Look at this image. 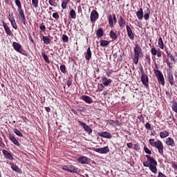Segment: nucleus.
<instances>
[{
  "instance_id": "obj_1",
  "label": "nucleus",
  "mask_w": 177,
  "mask_h": 177,
  "mask_svg": "<svg viewBox=\"0 0 177 177\" xmlns=\"http://www.w3.org/2000/svg\"><path fill=\"white\" fill-rule=\"evenodd\" d=\"M133 51H134V54H133V62L135 64H138L139 58L143 55L142 48L139 44H136Z\"/></svg>"
},
{
  "instance_id": "obj_2",
  "label": "nucleus",
  "mask_w": 177,
  "mask_h": 177,
  "mask_svg": "<svg viewBox=\"0 0 177 177\" xmlns=\"http://www.w3.org/2000/svg\"><path fill=\"white\" fill-rule=\"evenodd\" d=\"M149 144L156 148L160 155L164 156V146L160 140L156 142L154 139H150Z\"/></svg>"
},
{
  "instance_id": "obj_3",
  "label": "nucleus",
  "mask_w": 177,
  "mask_h": 177,
  "mask_svg": "<svg viewBox=\"0 0 177 177\" xmlns=\"http://www.w3.org/2000/svg\"><path fill=\"white\" fill-rule=\"evenodd\" d=\"M108 21H109V27L111 28H114V26H115L114 24H116L118 22L116 14L113 13L112 15H111V14H109L108 15Z\"/></svg>"
},
{
  "instance_id": "obj_4",
  "label": "nucleus",
  "mask_w": 177,
  "mask_h": 177,
  "mask_svg": "<svg viewBox=\"0 0 177 177\" xmlns=\"http://www.w3.org/2000/svg\"><path fill=\"white\" fill-rule=\"evenodd\" d=\"M18 12V17L21 21V23L23 24L25 26H26L27 21L26 19V15L24 14V10L23 8L17 9Z\"/></svg>"
},
{
  "instance_id": "obj_5",
  "label": "nucleus",
  "mask_w": 177,
  "mask_h": 177,
  "mask_svg": "<svg viewBox=\"0 0 177 177\" xmlns=\"http://www.w3.org/2000/svg\"><path fill=\"white\" fill-rule=\"evenodd\" d=\"M62 169L67 172L75 173V174H77L79 171V168L75 167L74 165H64L62 167Z\"/></svg>"
},
{
  "instance_id": "obj_6",
  "label": "nucleus",
  "mask_w": 177,
  "mask_h": 177,
  "mask_svg": "<svg viewBox=\"0 0 177 177\" xmlns=\"http://www.w3.org/2000/svg\"><path fill=\"white\" fill-rule=\"evenodd\" d=\"M154 73L158 79L159 84H160L162 86H165V79H164V76H163L162 73H161V71H160L159 70L154 69Z\"/></svg>"
},
{
  "instance_id": "obj_7",
  "label": "nucleus",
  "mask_w": 177,
  "mask_h": 177,
  "mask_svg": "<svg viewBox=\"0 0 177 177\" xmlns=\"http://www.w3.org/2000/svg\"><path fill=\"white\" fill-rule=\"evenodd\" d=\"M145 158H147V161H144V163L147 162V165L151 166L153 165H158V162L153 157L151 156L150 155H145Z\"/></svg>"
},
{
  "instance_id": "obj_8",
  "label": "nucleus",
  "mask_w": 177,
  "mask_h": 177,
  "mask_svg": "<svg viewBox=\"0 0 177 177\" xmlns=\"http://www.w3.org/2000/svg\"><path fill=\"white\" fill-rule=\"evenodd\" d=\"M94 151L100 154H107L110 152V148L108 146L102 148H94Z\"/></svg>"
},
{
  "instance_id": "obj_9",
  "label": "nucleus",
  "mask_w": 177,
  "mask_h": 177,
  "mask_svg": "<svg viewBox=\"0 0 177 177\" xmlns=\"http://www.w3.org/2000/svg\"><path fill=\"white\" fill-rule=\"evenodd\" d=\"M142 165H144V167L149 168L151 171L152 173H153L154 174H157V172H158L157 165L158 164H154V165H149L147 164V162H142Z\"/></svg>"
},
{
  "instance_id": "obj_10",
  "label": "nucleus",
  "mask_w": 177,
  "mask_h": 177,
  "mask_svg": "<svg viewBox=\"0 0 177 177\" xmlns=\"http://www.w3.org/2000/svg\"><path fill=\"white\" fill-rule=\"evenodd\" d=\"M99 18V14L95 10H93L91 12V21L93 24L95 23Z\"/></svg>"
},
{
  "instance_id": "obj_11",
  "label": "nucleus",
  "mask_w": 177,
  "mask_h": 177,
  "mask_svg": "<svg viewBox=\"0 0 177 177\" xmlns=\"http://www.w3.org/2000/svg\"><path fill=\"white\" fill-rule=\"evenodd\" d=\"M140 80L142 84L145 86V88H149V77L147 75H141Z\"/></svg>"
},
{
  "instance_id": "obj_12",
  "label": "nucleus",
  "mask_w": 177,
  "mask_h": 177,
  "mask_svg": "<svg viewBox=\"0 0 177 177\" xmlns=\"http://www.w3.org/2000/svg\"><path fill=\"white\" fill-rule=\"evenodd\" d=\"M78 122L80 123V124L81 126L83 127L84 131H86L89 135L91 133H92L93 130H92V129L88 125H87L86 123H84V122H82L80 120H78Z\"/></svg>"
},
{
  "instance_id": "obj_13",
  "label": "nucleus",
  "mask_w": 177,
  "mask_h": 177,
  "mask_svg": "<svg viewBox=\"0 0 177 177\" xmlns=\"http://www.w3.org/2000/svg\"><path fill=\"white\" fill-rule=\"evenodd\" d=\"M97 135L101 138H104L106 139H111L113 138V136L107 131L99 132Z\"/></svg>"
},
{
  "instance_id": "obj_14",
  "label": "nucleus",
  "mask_w": 177,
  "mask_h": 177,
  "mask_svg": "<svg viewBox=\"0 0 177 177\" xmlns=\"http://www.w3.org/2000/svg\"><path fill=\"white\" fill-rule=\"evenodd\" d=\"M3 155H4L5 158L8 160H10L11 161L15 160L12 153H10L6 149H3Z\"/></svg>"
},
{
  "instance_id": "obj_15",
  "label": "nucleus",
  "mask_w": 177,
  "mask_h": 177,
  "mask_svg": "<svg viewBox=\"0 0 177 177\" xmlns=\"http://www.w3.org/2000/svg\"><path fill=\"white\" fill-rule=\"evenodd\" d=\"M126 30L127 32V36L131 39H134V33L132 31L131 28L129 26V25L126 26Z\"/></svg>"
},
{
  "instance_id": "obj_16",
  "label": "nucleus",
  "mask_w": 177,
  "mask_h": 177,
  "mask_svg": "<svg viewBox=\"0 0 177 177\" xmlns=\"http://www.w3.org/2000/svg\"><path fill=\"white\" fill-rule=\"evenodd\" d=\"M12 46H13L14 49H15L17 52H18V53L22 54L23 48H22V47H21V46L20 45V44H19V43H17V42H16V41H14V42L12 43Z\"/></svg>"
},
{
  "instance_id": "obj_17",
  "label": "nucleus",
  "mask_w": 177,
  "mask_h": 177,
  "mask_svg": "<svg viewBox=\"0 0 177 177\" xmlns=\"http://www.w3.org/2000/svg\"><path fill=\"white\" fill-rule=\"evenodd\" d=\"M77 161L80 164L85 165L89 163V158L86 156H81L77 158Z\"/></svg>"
},
{
  "instance_id": "obj_18",
  "label": "nucleus",
  "mask_w": 177,
  "mask_h": 177,
  "mask_svg": "<svg viewBox=\"0 0 177 177\" xmlns=\"http://www.w3.org/2000/svg\"><path fill=\"white\" fill-rule=\"evenodd\" d=\"M3 27L5 29V31L6 32V35L8 36H10L11 37L12 33L10 29V27L8 26L7 23H6L4 21H3Z\"/></svg>"
},
{
  "instance_id": "obj_19",
  "label": "nucleus",
  "mask_w": 177,
  "mask_h": 177,
  "mask_svg": "<svg viewBox=\"0 0 177 177\" xmlns=\"http://www.w3.org/2000/svg\"><path fill=\"white\" fill-rule=\"evenodd\" d=\"M151 53L153 56L157 55L158 57H161V50L159 49L158 50H156L155 47L151 48Z\"/></svg>"
},
{
  "instance_id": "obj_20",
  "label": "nucleus",
  "mask_w": 177,
  "mask_h": 177,
  "mask_svg": "<svg viewBox=\"0 0 177 177\" xmlns=\"http://www.w3.org/2000/svg\"><path fill=\"white\" fill-rule=\"evenodd\" d=\"M102 81L104 86H109V85H110V84L113 82V80H111V79H107L106 76H102Z\"/></svg>"
},
{
  "instance_id": "obj_21",
  "label": "nucleus",
  "mask_w": 177,
  "mask_h": 177,
  "mask_svg": "<svg viewBox=\"0 0 177 177\" xmlns=\"http://www.w3.org/2000/svg\"><path fill=\"white\" fill-rule=\"evenodd\" d=\"M82 100L88 104H91L93 102L92 97L86 95H83L82 96Z\"/></svg>"
},
{
  "instance_id": "obj_22",
  "label": "nucleus",
  "mask_w": 177,
  "mask_h": 177,
  "mask_svg": "<svg viewBox=\"0 0 177 177\" xmlns=\"http://www.w3.org/2000/svg\"><path fill=\"white\" fill-rule=\"evenodd\" d=\"M8 138L12 142V143L15 145L19 147V141L15 138V137L12 134H8Z\"/></svg>"
},
{
  "instance_id": "obj_23",
  "label": "nucleus",
  "mask_w": 177,
  "mask_h": 177,
  "mask_svg": "<svg viewBox=\"0 0 177 177\" xmlns=\"http://www.w3.org/2000/svg\"><path fill=\"white\" fill-rule=\"evenodd\" d=\"M136 15L138 20H140V21L142 20L143 19V15H144L142 8H139L138 10V11L136 12Z\"/></svg>"
},
{
  "instance_id": "obj_24",
  "label": "nucleus",
  "mask_w": 177,
  "mask_h": 177,
  "mask_svg": "<svg viewBox=\"0 0 177 177\" xmlns=\"http://www.w3.org/2000/svg\"><path fill=\"white\" fill-rule=\"evenodd\" d=\"M118 24L120 28L124 29L126 26V21L123 18L122 16L120 17V19L118 20Z\"/></svg>"
},
{
  "instance_id": "obj_25",
  "label": "nucleus",
  "mask_w": 177,
  "mask_h": 177,
  "mask_svg": "<svg viewBox=\"0 0 177 177\" xmlns=\"http://www.w3.org/2000/svg\"><path fill=\"white\" fill-rule=\"evenodd\" d=\"M11 15L10 13L9 14V17H8V19L9 21L11 22V25L12 26V28L15 29V30H17L18 28V26L15 22V19L14 17L11 18L10 17Z\"/></svg>"
},
{
  "instance_id": "obj_26",
  "label": "nucleus",
  "mask_w": 177,
  "mask_h": 177,
  "mask_svg": "<svg viewBox=\"0 0 177 177\" xmlns=\"http://www.w3.org/2000/svg\"><path fill=\"white\" fill-rule=\"evenodd\" d=\"M167 79L171 86H174V75L172 73L169 72L167 73Z\"/></svg>"
},
{
  "instance_id": "obj_27",
  "label": "nucleus",
  "mask_w": 177,
  "mask_h": 177,
  "mask_svg": "<svg viewBox=\"0 0 177 177\" xmlns=\"http://www.w3.org/2000/svg\"><path fill=\"white\" fill-rule=\"evenodd\" d=\"M165 143H166V145H167V146H169V147H175V142H174V139L171 138H167Z\"/></svg>"
},
{
  "instance_id": "obj_28",
  "label": "nucleus",
  "mask_w": 177,
  "mask_h": 177,
  "mask_svg": "<svg viewBox=\"0 0 177 177\" xmlns=\"http://www.w3.org/2000/svg\"><path fill=\"white\" fill-rule=\"evenodd\" d=\"M85 55V58L87 61H89L91 59V57H92V53H91V48L88 47V49H87V52L85 53L84 54Z\"/></svg>"
},
{
  "instance_id": "obj_29",
  "label": "nucleus",
  "mask_w": 177,
  "mask_h": 177,
  "mask_svg": "<svg viewBox=\"0 0 177 177\" xmlns=\"http://www.w3.org/2000/svg\"><path fill=\"white\" fill-rule=\"evenodd\" d=\"M10 165H11V169H12V171L17 173H20L21 170L17 165H16L13 162H10Z\"/></svg>"
},
{
  "instance_id": "obj_30",
  "label": "nucleus",
  "mask_w": 177,
  "mask_h": 177,
  "mask_svg": "<svg viewBox=\"0 0 177 177\" xmlns=\"http://www.w3.org/2000/svg\"><path fill=\"white\" fill-rule=\"evenodd\" d=\"M109 37L113 41H116L118 39V35L115 32L114 30H111L109 32Z\"/></svg>"
},
{
  "instance_id": "obj_31",
  "label": "nucleus",
  "mask_w": 177,
  "mask_h": 177,
  "mask_svg": "<svg viewBox=\"0 0 177 177\" xmlns=\"http://www.w3.org/2000/svg\"><path fill=\"white\" fill-rule=\"evenodd\" d=\"M104 35V32H103V29L100 28L97 29V30L96 31V36L97 37V38H101L102 37V36Z\"/></svg>"
},
{
  "instance_id": "obj_32",
  "label": "nucleus",
  "mask_w": 177,
  "mask_h": 177,
  "mask_svg": "<svg viewBox=\"0 0 177 177\" xmlns=\"http://www.w3.org/2000/svg\"><path fill=\"white\" fill-rule=\"evenodd\" d=\"M42 39H43L44 43L46 44V45H49V44L51 43V39L47 36H43Z\"/></svg>"
},
{
  "instance_id": "obj_33",
  "label": "nucleus",
  "mask_w": 177,
  "mask_h": 177,
  "mask_svg": "<svg viewBox=\"0 0 177 177\" xmlns=\"http://www.w3.org/2000/svg\"><path fill=\"white\" fill-rule=\"evenodd\" d=\"M150 14H151L150 9L147 8V12L143 15L144 19H145V21H147L149 19Z\"/></svg>"
},
{
  "instance_id": "obj_34",
  "label": "nucleus",
  "mask_w": 177,
  "mask_h": 177,
  "mask_svg": "<svg viewBox=\"0 0 177 177\" xmlns=\"http://www.w3.org/2000/svg\"><path fill=\"white\" fill-rule=\"evenodd\" d=\"M166 53L167 55V57L170 58L171 62H173L174 63L176 62L175 57L169 53L167 50H166Z\"/></svg>"
},
{
  "instance_id": "obj_35",
  "label": "nucleus",
  "mask_w": 177,
  "mask_h": 177,
  "mask_svg": "<svg viewBox=\"0 0 177 177\" xmlns=\"http://www.w3.org/2000/svg\"><path fill=\"white\" fill-rule=\"evenodd\" d=\"M69 15H71V18L75 19L77 17V15L75 10L74 9H71L69 12Z\"/></svg>"
},
{
  "instance_id": "obj_36",
  "label": "nucleus",
  "mask_w": 177,
  "mask_h": 177,
  "mask_svg": "<svg viewBox=\"0 0 177 177\" xmlns=\"http://www.w3.org/2000/svg\"><path fill=\"white\" fill-rule=\"evenodd\" d=\"M41 55H42V57L44 58V61L47 64H50V61L48 55L44 52L41 53Z\"/></svg>"
},
{
  "instance_id": "obj_37",
  "label": "nucleus",
  "mask_w": 177,
  "mask_h": 177,
  "mask_svg": "<svg viewBox=\"0 0 177 177\" xmlns=\"http://www.w3.org/2000/svg\"><path fill=\"white\" fill-rule=\"evenodd\" d=\"M172 110L174 113H177V102L174 100L172 101Z\"/></svg>"
},
{
  "instance_id": "obj_38",
  "label": "nucleus",
  "mask_w": 177,
  "mask_h": 177,
  "mask_svg": "<svg viewBox=\"0 0 177 177\" xmlns=\"http://www.w3.org/2000/svg\"><path fill=\"white\" fill-rule=\"evenodd\" d=\"M169 136V133L167 131H165L163 132H160V136L161 138H165Z\"/></svg>"
},
{
  "instance_id": "obj_39",
  "label": "nucleus",
  "mask_w": 177,
  "mask_h": 177,
  "mask_svg": "<svg viewBox=\"0 0 177 177\" xmlns=\"http://www.w3.org/2000/svg\"><path fill=\"white\" fill-rule=\"evenodd\" d=\"M110 44V42L107 40H101L100 41V46L102 47H106Z\"/></svg>"
},
{
  "instance_id": "obj_40",
  "label": "nucleus",
  "mask_w": 177,
  "mask_h": 177,
  "mask_svg": "<svg viewBox=\"0 0 177 177\" xmlns=\"http://www.w3.org/2000/svg\"><path fill=\"white\" fill-rule=\"evenodd\" d=\"M158 45L161 49L164 48V43H163L162 38L161 37H160L158 39Z\"/></svg>"
},
{
  "instance_id": "obj_41",
  "label": "nucleus",
  "mask_w": 177,
  "mask_h": 177,
  "mask_svg": "<svg viewBox=\"0 0 177 177\" xmlns=\"http://www.w3.org/2000/svg\"><path fill=\"white\" fill-rule=\"evenodd\" d=\"M15 3L16 6H17V10L22 9V6L20 0H15Z\"/></svg>"
},
{
  "instance_id": "obj_42",
  "label": "nucleus",
  "mask_w": 177,
  "mask_h": 177,
  "mask_svg": "<svg viewBox=\"0 0 177 177\" xmlns=\"http://www.w3.org/2000/svg\"><path fill=\"white\" fill-rule=\"evenodd\" d=\"M60 71L63 74H66L67 73L66 71V67L65 65H61L60 66Z\"/></svg>"
},
{
  "instance_id": "obj_43",
  "label": "nucleus",
  "mask_w": 177,
  "mask_h": 177,
  "mask_svg": "<svg viewBox=\"0 0 177 177\" xmlns=\"http://www.w3.org/2000/svg\"><path fill=\"white\" fill-rule=\"evenodd\" d=\"M69 1H62L61 7L63 10L66 9L67 5Z\"/></svg>"
},
{
  "instance_id": "obj_44",
  "label": "nucleus",
  "mask_w": 177,
  "mask_h": 177,
  "mask_svg": "<svg viewBox=\"0 0 177 177\" xmlns=\"http://www.w3.org/2000/svg\"><path fill=\"white\" fill-rule=\"evenodd\" d=\"M109 124H115L118 125V126H120V121L118 120H111L109 121Z\"/></svg>"
},
{
  "instance_id": "obj_45",
  "label": "nucleus",
  "mask_w": 177,
  "mask_h": 177,
  "mask_svg": "<svg viewBox=\"0 0 177 177\" xmlns=\"http://www.w3.org/2000/svg\"><path fill=\"white\" fill-rule=\"evenodd\" d=\"M62 39L63 42H68L69 38L66 35H62Z\"/></svg>"
},
{
  "instance_id": "obj_46",
  "label": "nucleus",
  "mask_w": 177,
  "mask_h": 177,
  "mask_svg": "<svg viewBox=\"0 0 177 177\" xmlns=\"http://www.w3.org/2000/svg\"><path fill=\"white\" fill-rule=\"evenodd\" d=\"M133 150L136 151H139L140 150V146L139 144H135L133 145Z\"/></svg>"
},
{
  "instance_id": "obj_47",
  "label": "nucleus",
  "mask_w": 177,
  "mask_h": 177,
  "mask_svg": "<svg viewBox=\"0 0 177 177\" xmlns=\"http://www.w3.org/2000/svg\"><path fill=\"white\" fill-rule=\"evenodd\" d=\"M144 151H145V153L151 155L152 152L151 149H148L147 147H144Z\"/></svg>"
},
{
  "instance_id": "obj_48",
  "label": "nucleus",
  "mask_w": 177,
  "mask_h": 177,
  "mask_svg": "<svg viewBox=\"0 0 177 177\" xmlns=\"http://www.w3.org/2000/svg\"><path fill=\"white\" fill-rule=\"evenodd\" d=\"M13 131L15 132V133H16L18 136L19 137H23L22 133L17 129H15L13 130Z\"/></svg>"
},
{
  "instance_id": "obj_49",
  "label": "nucleus",
  "mask_w": 177,
  "mask_h": 177,
  "mask_svg": "<svg viewBox=\"0 0 177 177\" xmlns=\"http://www.w3.org/2000/svg\"><path fill=\"white\" fill-rule=\"evenodd\" d=\"M38 0H32V4L35 8H38Z\"/></svg>"
},
{
  "instance_id": "obj_50",
  "label": "nucleus",
  "mask_w": 177,
  "mask_h": 177,
  "mask_svg": "<svg viewBox=\"0 0 177 177\" xmlns=\"http://www.w3.org/2000/svg\"><path fill=\"white\" fill-rule=\"evenodd\" d=\"M39 28L42 32H45L46 30V26L44 24V23H42L41 24H40L39 26Z\"/></svg>"
},
{
  "instance_id": "obj_51",
  "label": "nucleus",
  "mask_w": 177,
  "mask_h": 177,
  "mask_svg": "<svg viewBox=\"0 0 177 177\" xmlns=\"http://www.w3.org/2000/svg\"><path fill=\"white\" fill-rule=\"evenodd\" d=\"M72 82H73L72 79H71V78L68 79V80L66 82V85H67L68 88L71 87V86L72 85Z\"/></svg>"
},
{
  "instance_id": "obj_52",
  "label": "nucleus",
  "mask_w": 177,
  "mask_h": 177,
  "mask_svg": "<svg viewBox=\"0 0 177 177\" xmlns=\"http://www.w3.org/2000/svg\"><path fill=\"white\" fill-rule=\"evenodd\" d=\"M53 17L55 19H59V15L57 12H53Z\"/></svg>"
},
{
  "instance_id": "obj_53",
  "label": "nucleus",
  "mask_w": 177,
  "mask_h": 177,
  "mask_svg": "<svg viewBox=\"0 0 177 177\" xmlns=\"http://www.w3.org/2000/svg\"><path fill=\"white\" fill-rule=\"evenodd\" d=\"M145 129H148V130H151V127L149 122H147L145 123Z\"/></svg>"
},
{
  "instance_id": "obj_54",
  "label": "nucleus",
  "mask_w": 177,
  "mask_h": 177,
  "mask_svg": "<svg viewBox=\"0 0 177 177\" xmlns=\"http://www.w3.org/2000/svg\"><path fill=\"white\" fill-rule=\"evenodd\" d=\"M145 59H147V61H148V64H151V57L149 55H145Z\"/></svg>"
},
{
  "instance_id": "obj_55",
  "label": "nucleus",
  "mask_w": 177,
  "mask_h": 177,
  "mask_svg": "<svg viewBox=\"0 0 177 177\" xmlns=\"http://www.w3.org/2000/svg\"><path fill=\"white\" fill-rule=\"evenodd\" d=\"M139 69H140V72L141 75H146V74H145V71H144L142 66H141L140 68H139Z\"/></svg>"
},
{
  "instance_id": "obj_56",
  "label": "nucleus",
  "mask_w": 177,
  "mask_h": 177,
  "mask_svg": "<svg viewBox=\"0 0 177 177\" xmlns=\"http://www.w3.org/2000/svg\"><path fill=\"white\" fill-rule=\"evenodd\" d=\"M166 64H167V65L168 66L169 68H170V69L172 68V66H171V63H170V62L169 61V59H167V60H166Z\"/></svg>"
},
{
  "instance_id": "obj_57",
  "label": "nucleus",
  "mask_w": 177,
  "mask_h": 177,
  "mask_svg": "<svg viewBox=\"0 0 177 177\" xmlns=\"http://www.w3.org/2000/svg\"><path fill=\"white\" fill-rule=\"evenodd\" d=\"M127 147L129 149H132L133 148V143L132 142L127 143Z\"/></svg>"
},
{
  "instance_id": "obj_58",
  "label": "nucleus",
  "mask_w": 177,
  "mask_h": 177,
  "mask_svg": "<svg viewBox=\"0 0 177 177\" xmlns=\"http://www.w3.org/2000/svg\"><path fill=\"white\" fill-rule=\"evenodd\" d=\"M158 177H167L164 174H162L161 171L158 173Z\"/></svg>"
},
{
  "instance_id": "obj_59",
  "label": "nucleus",
  "mask_w": 177,
  "mask_h": 177,
  "mask_svg": "<svg viewBox=\"0 0 177 177\" xmlns=\"http://www.w3.org/2000/svg\"><path fill=\"white\" fill-rule=\"evenodd\" d=\"M138 119L140 120V121H142L144 120V117L140 115L138 116Z\"/></svg>"
},
{
  "instance_id": "obj_60",
  "label": "nucleus",
  "mask_w": 177,
  "mask_h": 177,
  "mask_svg": "<svg viewBox=\"0 0 177 177\" xmlns=\"http://www.w3.org/2000/svg\"><path fill=\"white\" fill-rule=\"evenodd\" d=\"M29 39L31 41L32 44H35V41L33 40L32 37L31 35H29Z\"/></svg>"
},
{
  "instance_id": "obj_61",
  "label": "nucleus",
  "mask_w": 177,
  "mask_h": 177,
  "mask_svg": "<svg viewBox=\"0 0 177 177\" xmlns=\"http://www.w3.org/2000/svg\"><path fill=\"white\" fill-rule=\"evenodd\" d=\"M172 168L176 169L177 170V165L175 162H172Z\"/></svg>"
},
{
  "instance_id": "obj_62",
  "label": "nucleus",
  "mask_w": 177,
  "mask_h": 177,
  "mask_svg": "<svg viewBox=\"0 0 177 177\" xmlns=\"http://www.w3.org/2000/svg\"><path fill=\"white\" fill-rule=\"evenodd\" d=\"M48 3L51 6H55V4H53V1L52 0H49L48 1Z\"/></svg>"
},
{
  "instance_id": "obj_63",
  "label": "nucleus",
  "mask_w": 177,
  "mask_h": 177,
  "mask_svg": "<svg viewBox=\"0 0 177 177\" xmlns=\"http://www.w3.org/2000/svg\"><path fill=\"white\" fill-rule=\"evenodd\" d=\"M45 110H46V111H47V113H50V108L48 107V106L45 107Z\"/></svg>"
},
{
  "instance_id": "obj_64",
  "label": "nucleus",
  "mask_w": 177,
  "mask_h": 177,
  "mask_svg": "<svg viewBox=\"0 0 177 177\" xmlns=\"http://www.w3.org/2000/svg\"><path fill=\"white\" fill-rule=\"evenodd\" d=\"M106 75H107L108 77H110V75H111V71L107 72V73H106Z\"/></svg>"
}]
</instances>
